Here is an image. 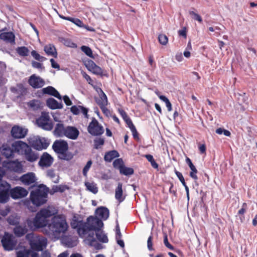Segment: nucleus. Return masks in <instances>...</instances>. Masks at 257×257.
I'll return each instance as SVG.
<instances>
[{"mask_svg":"<svg viewBox=\"0 0 257 257\" xmlns=\"http://www.w3.org/2000/svg\"><path fill=\"white\" fill-rule=\"evenodd\" d=\"M73 229L77 230L78 234L81 237H84L87 234V240L91 244L96 241L93 231H95L97 240L102 243L108 241V237L104 231L101 230L103 226L102 221L97 217L89 216L87 218L86 221L79 220L78 216H73L70 223Z\"/></svg>","mask_w":257,"mask_h":257,"instance_id":"obj_1","label":"nucleus"},{"mask_svg":"<svg viewBox=\"0 0 257 257\" xmlns=\"http://www.w3.org/2000/svg\"><path fill=\"white\" fill-rule=\"evenodd\" d=\"M57 213V210L51 206L42 208L36 213L33 219H27L26 223L29 228L34 231L48 226L49 224L48 218Z\"/></svg>","mask_w":257,"mask_h":257,"instance_id":"obj_2","label":"nucleus"},{"mask_svg":"<svg viewBox=\"0 0 257 257\" xmlns=\"http://www.w3.org/2000/svg\"><path fill=\"white\" fill-rule=\"evenodd\" d=\"M47 227L48 230H45L46 234L59 236L61 233L66 232L68 229V225L64 216L58 215L53 216Z\"/></svg>","mask_w":257,"mask_h":257,"instance_id":"obj_3","label":"nucleus"},{"mask_svg":"<svg viewBox=\"0 0 257 257\" xmlns=\"http://www.w3.org/2000/svg\"><path fill=\"white\" fill-rule=\"evenodd\" d=\"M48 188L44 185H40L36 189L30 192V200L36 207L45 204L48 200Z\"/></svg>","mask_w":257,"mask_h":257,"instance_id":"obj_4","label":"nucleus"},{"mask_svg":"<svg viewBox=\"0 0 257 257\" xmlns=\"http://www.w3.org/2000/svg\"><path fill=\"white\" fill-rule=\"evenodd\" d=\"M52 149L61 160L69 161L73 157V154L69 151L68 144L66 141L56 140L52 145Z\"/></svg>","mask_w":257,"mask_h":257,"instance_id":"obj_5","label":"nucleus"},{"mask_svg":"<svg viewBox=\"0 0 257 257\" xmlns=\"http://www.w3.org/2000/svg\"><path fill=\"white\" fill-rule=\"evenodd\" d=\"M26 239L28 241L32 250L40 251L43 250L46 244V239L39 235L30 233L26 235Z\"/></svg>","mask_w":257,"mask_h":257,"instance_id":"obj_6","label":"nucleus"},{"mask_svg":"<svg viewBox=\"0 0 257 257\" xmlns=\"http://www.w3.org/2000/svg\"><path fill=\"white\" fill-rule=\"evenodd\" d=\"M36 123L39 127L45 131H50L53 128V122L46 112L42 113L41 115L37 119Z\"/></svg>","mask_w":257,"mask_h":257,"instance_id":"obj_7","label":"nucleus"},{"mask_svg":"<svg viewBox=\"0 0 257 257\" xmlns=\"http://www.w3.org/2000/svg\"><path fill=\"white\" fill-rule=\"evenodd\" d=\"M1 242L5 250H13L17 245V241L14 236L6 232L3 236Z\"/></svg>","mask_w":257,"mask_h":257,"instance_id":"obj_8","label":"nucleus"},{"mask_svg":"<svg viewBox=\"0 0 257 257\" xmlns=\"http://www.w3.org/2000/svg\"><path fill=\"white\" fill-rule=\"evenodd\" d=\"M87 131L93 136H100L104 133V130L98 121L95 117H92L87 127Z\"/></svg>","mask_w":257,"mask_h":257,"instance_id":"obj_9","label":"nucleus"},{"mask_svg":"<svg viewBox=\"0 0 257 257\" xmlns=\"http://www.w3.org/2000/svg\"><path fill=\"white\" fill-rule=\"evenodd\" d=\"M11 185L7 181L0 180V203L7 202L10 196Z\"/></svg>","mask_w":257,"mask_h":257,"instance_id":"obj_10","label":"nucleus"},{"mask_svg":"<svg viewBox=\"0 0 257 257\" xmlns=\"http://www.w3.org/2000/svg\"><path fill=\"white\" fill-rule=\"evenodd\" d=\"M28 191L25 188L17 186L10 188V196L14 199L22 198L27 196Z\"/></svg>","mask_w":257,"mask_h":257,"instance_id":"obj_11","label":"nucleus"},{"mask_svg":"<svg viewBox=\"0 0 257 257\" xmlns=\"http://www.w3.org/2000/svg\"><path fill=\"white\" fill-rule=\"evenodd\" d=\"M28 133V130L19 125H14L11 130L12 136L15 139H22L25 137Z\"/></svg>","mask_w":257,"mask_h":257,"instance_id":"obj_12","label":"nucleus"},{"mask_svg":"<svg viewBox=\"0 0 257 257\" xmlns=\"http://www.w3.org/2000/svg\"><path fill=\"white\" fill-rule=\"evenodd\" d=\"M28 83L33 88H40L42 87L45 84V81L40 76L35 74L31 75L28 80Z\"/></svg>","mask_w":257,"mask_h":257,"instance_id":"obj_13","label":"nucleus"},{"mask_svg":"<svg viewBox=\"0 0 257 257\" xmlns=\"http://www.w3.org/2000/svg\"><path fill=\"white\" fill-rule=\"evenodd\" d=\"M12 147L15 153L24 155L29 146L25 142L22 141H15L12 143Z\"/></svg>","mask_w":257,"mask_h":257,"instance_id":"obj_14","label":"nucleus"},{"mask_svg":"<svg viewBox=\"0 0 257 257\" xmlns=\"http://www.w3.org/2000/svg\"><path fill=\"white\" fill-rule=\"evenodd\" d=\"M53 161V157L48 153L45 152L41 156L38 164L42 167L48 168L51 166Z\"/></svg>","mask_w":257,"mask_h":257,"instance_id":"obj_15","label":"nucleus"},{"mask_svg":"<svg viewBox=\"0 0 257 257\" xmlns=\"http://www.w3.org/2000/svg\"><path fill=\"white\" fill-rule=\"evenodd\" d=\"M1 152L7 159L14 158L15 152L12 144H3L1 148Z\"/></svg>","mask_w":257,"mask_h":257,"instance_id":"obj_16","label":"nucleus"},{"mask_svg":"<svg viewBox=\"0 0 257 257\" xmlns=\"http://www.w3.org/2000/svg\"><path fill=\"white\" fill-rule=\"evenodd\" d=\"M79 135L78 130L73 126H66L64 137L71 139L76 140Z\"/></svg>","mask_w":257,"mask_h":257,"instance_id":"obj_17","label":"nucleus"},{"mask_svg":"<svg viewBox=\"0 0 257 257\" xmlns=\"http://www.w3.org/2000/svg\"><path fill=\"white\" fill-rule=\"evenodd\" d=\"M25 159L30 162H34L39 159V154L36 151H33L31 147H29L24 154Z\"/></svg>","mask_w":257,"mask_h":257,"instance_id":"obj_18","label":"nucleus"},{"mask_svg":"<svg viewBox=\"0 0 257 257\" xmlns=\"http://www.w3.org/2000/svg\"><path fill=\"white\" fill-rule=\"evenodd\" d=\"M66 127V126L64 125L62 121H59L58 123H56L53 132V135L57 137H64Z\"/></svg>","mask_w":257,"mask_h":257,"instance_id":"obj_19","label":"nucleus"},{"mask_svg":"<svg viewBox=\"0 0 257 257\" xmlns=\"http://www.w3.org/2000/svg\"><path fill=\"white\" fill-rule=\"evenodd\" d=\"M20 180L25 185H29L34 183L36 181V178L34 173H28L21 176Z\"/></svg>","mask_w":257,"mask_h":257,"instance_id":"obj_20","label":"nucleus"},{"mask_svg":"<svg viewBox=\"0 0 257 257\" xmlns=\"http://www.w3.org/2000/svg\"><path fill=\"white\" fill-rule=\"evenodd\" d=\"M88 69L91 71L93 73L103 76V71L98 66H97L93 61L90 60L88 62Z\"/></svg>","mask_w":257,"mask_h":257,"instance_id":"obj_21","label":"nucleus"},{"mask_svg":"<svg viewBox=\"0 0 257 257\" xmlns=\"http://www.w3.org/2000/svg\"><path fill=\"white\" fill-rule=\"evenodd\" d=\"M0 39L7 43H15V36L12 32H3L0 34Z\"/></svg>","mask_w":257,"mask_h":257,"instance_id":"obj_22","label":"nucleus"},{"mask_svg":"<svg viewBox=\"0 0 257 257\" xmlns=\"http://www.w3.org/2000/svg\"><path fill=\"white\" fill-rule=\"evenodd\" d=\"M42 92L44 94H47L52 95L59 99L61 100L62 97L59 92L53 87L49 86L42 89Z\"/></svg>","mask_w":257,"mask_h":257,"instance_id":"obj_23","label":"nucleus"},{"mask_svg":"<svg viewBox=\"0 0 257 257\" xmlns=\"http://www.w3.org/2000/svg\"><path fill=\"white\" fill-rule=\"evenodd\" d=\"M115 198L119 202H122L125 198V196L123 194L122 184L118 183L117 187L115 190Z\"/></svg>","mask_w":257,"mask_h":257,"instance_id":"obj_24","label":"nucleus"},{"mask_svg":"<svg viewBox=\"0 0 257 257\" xmlns=\"http://www.w3.org/2000/svg\"><path fill=\"white\" fill-rule=\"evenodd\" d=\"M28 231V229L25 225L22 226L20 224L16 225L13 229L15 235L19 237L24 235Z\"/></svg>","mask_w":257,"mask_h":257,"instance_id":"obj_25","label":"nucleus"},{"mask_svg":"<svg viewBox=\"0 0 257 257\" xmlns=\"http://www.w3.org/2000/svg\"><path fill=\"white\" fill-rule=\"evenodd\" d=\"M47 105L52 109H61L63 107V104L59 103L53 98H50L46 101Z\"/></svg>","mask_w":257,"mask_h":257,"instance_id":"obj_26","label":"nucleus"},{"mask_svg":"<svg viewBox=\"0 0 257 257\" xmlns=\"http://www.w3.org/2000/svg\"><path fill=\"white\" fill-rule=\"evenodd\" d=\"M44 50L47 55L53 56L55 58L57 57V52L55 46L52 44H49L44 46Z\"/></svg>","mask_w":257,"mask_h":257,"instance_id":"obj_27","label":"nucleus"},{"mask_svg":"<svg viewBox=\"0 0 257 257\" xmlns=\"http://www.w3.org/2000/svg\"><path fill=\"white\" fill-rule=\"evenodd\" d=\"M96 214L103 220H106L109 216V210L105 207H100L96 210Z\"/></svg>","mask_w":257,"mask_h":257,"instance_id":"obj_28","label":"nucleus"},{"mask_svg":"<svg viewBox=\"0 0 257 257\" xmlns=\"http://www.w3.org/2000/svg\"><path fill=\"white\" fill-rule=\"evenodd\" d=\"M119 154L116 150H112L105 153L104 160L107 162H110L113 159L115 158H118Z\"/></svg>","mask_w":257,"mask_h":257,"instance_id":"obj_29","label":"nucleus"},{"mask_svg":"<svg viewBox=\"0 0 257 257\" xmlns=\"http://www.w3.org/2000/svg\"><path fill=\"white\" fill-rule=\"evenodd\" d=\"M9 168L15 172L21 173L23 167L21 163L18 161L10 162L8 163Z\"/></svg>","mask_w":257,"mask_h":257,"instance_id":"obj_30","label":"nucleus"},{"mask_svg":"<svg viewBox=\"0 0 257 257\" xmlns=\"http://www.w3.org/2000/svg\"><path fill=\"white\" fill-rule=\"evenodd\" d=\"M101 93L99 94V98L96 100L97 104L99 107L107 106L108 104L107 98L104 92L101 90Z\"/></svg>","mask_w":257,"mask_h":257,"instance_id":"obj_31","label":"nucleus"},{"mask_svg":"<svg viewBox=\"0 0 257 257\" xmlns=\"http://www.w3.org/2000/svg\"><path fill=\"white\" fill-rule=\"evenodd\" d=\"M117 111L122 117V119L126 124L127 126L133 123V121L131 118L128 116L127 113L122 108H118Z\"/></svg>","mask_w":257,"mask_h":257,"instance_id":"obj_32","label":"nucleus"},{"mask_svg":"<svg viewBox=\"0 0 257 257\" xmlns=\"http://www.w3.org/2000/svg\"><path fill=\"white\" fill-rule=\"evenodd\" d=\"M59 17L63 20H67V21L71 22L72 23H74L76 26H77L79 27H82L83 26V22L78 18L65 17L63 15H59Z\"/></svg>","mask_w":257,"mask_h":257,"instance_id":"obj_33","label":"nucleus"},{"mask_svg":"<svg viewBox=\"0 0 257 257\" xmlns=\"http://www.w3.org/2000/svg\"><path fill=\"white\" fill-rule=\"evenodd\" d=\"M31 146L37 150H41V138H34L30 142Z\"/></svg>","mask_w":257,"mask_h":257,"instance_id":"obj_34","label":"nucleus"},{"mask_svg":"<svg viewBox=\"0 0 257 257\" xmlns=\"http://www.w3.org/2000/svg\"><path fill=\"white\" fill-rule=\"evenodd\" d=\"M17 53L21 56H27L29 53V50L25 46L19 47L16 49Z\"/></svg>","mask_w":257,"mask_h":257,"instance_id":"obj_35","label":"nucleus"},{"mask_svg":"<svg viewBox=\"0 0 257 257\" xmlns=\"http://www.w3.org/2000/svg\"><path fill=\"white\" fill-rule=\"evenodd\" d=\"M85 185L88 190L92 192L94 194H96L98 192V188L96 186V184L94 183L85 182Z\"/></svg>","mask_w":257,"mask_h":257,"instance_id":"obj_36","label":"nucleus"},{"mask_svg":"<svg viewBox=\"0 0 257 257\" xmlns=\"http://www.w3.org/2000/svg\"><path fill=\"white\" fill-rule=\"evenodd\" d=\"M119 172L121 174L130 176L134 173V170L132 168L127 167L124 165L119 171Z\"/></svg>","mask_w":257,"mask_h":257,"instance_id":"obj_37","label":"nucleus"},{"mask_svg":"<svg viewBox=\"0 0 257 257\" xmlns=\"http://www.w3.org/2000/svg\"><path fill=\"white\" fill-rule=\"evenodd\" d=\"M47 175L49 178H50L53 180V181L54 183H57L58 182V177L56 176V175L54 170L50 169L48 170L47 172Z\"/></svg>","mask_w":257,"mask_h":257,"instance_id":"obj_38","label":"nucleus"},{"mask_svg":"<svg viewBox=\"0 0 257 257\" xmlns=\"http://www.w3.org/2000/svg\"><path fill=\"white\" fill-rule=\"evenodd\" d=\"M124 165L123 160L121 158L117 159L115 160L113 162V167L118 169L119 171L121 169V168H122Z\"/></svg>","mask_w":257,"mask_h":257,"instance_id":"obj_39","label":"nucleus"},{"mask_svg":"<svg viewBox=\"0 0 257 257\" xmlns=\"http://www.w3.org/2000/svg\"><path fill=\"white\" fill-rule=\"evenodd\" d=\"M32 250L25 249L24 250H20L17 252V257H29Z\"/></svg>","mask_w":257,"mask_h":257,"instance_id":"obj_40","label":"nucleus"},{"mask_svg":"<svg viewBox=\"0 0 257 257\" xmlns=\"http://www.w3.org/2000/svg\"><path fill=\"white\" fill-rule=\"evenodd\" d=\"M29 106L34 110H38L40 108V102L39 101L33 99L29 102Z\"/></svg>","mask_w":257,"mask_h":257,"instance_id":"obj_41","label":"nucleus"},{"mask_svg":"<svg viewBox=\"0 0 257 257\" xmlns=\"http://www.w3.org/2000/svg\"><path fill=\"white\" fill-rule=\"evenodd\" d=\"M31 55L34 58L39 61L43 62L46 60L45 57L41 56L36 51L33 50L31 52Z\"/></svg>","mask_w":257,"mask_h":257,"instance_id":"obj_42","label":"nucleus"},{"mask_svg":"<svg viewBox=\"0 0 257 257\" xmlns=\"http://www.w3.org/2000/svg\"><path fill=\"white\" fill-rule=\"evenodd\" d=\"M81 50L87 56L91 58H93L92 50L89 47L86 46H82L81 47Z\"/></svg>","mask_w":257,"mask_h":257,"instance_id":"obj_43","label":"nucleus"},{"mask_svg":"<svg viewBox=\"0 0 257 257\" xmlns=\"http://www.w3.org/2000/svg\"><path fill=\"white\" fill-rule=\"evenodd\" d=\"M189 14L190 16H192V18L193 20L198 21L200 24L202 23V19L199 14L192 11H189Z\"/></svg>","mask_w":257,"mask_h":257,"instance_id":"obj_44","label":"nucleus"},{"mask_svg":"<svg viewBox=\"0 0 257 257\" xmlns=\"http://www.w3.org/2000/svg\"><path fill=\"white\" fill-rule=\"evenodd\" d=\"M158 41L161 45H166L168 42V38L166 35L161 34L158 36Z\"/></svg>","mask_w":257,"mask_h":257,"instance_id":"obj_45","label":"nucleus"},{"mask_svg":"<svg viewBox=\"0 0 257 257\" xmlns=\"http://www.w3.org/2000/svg\"><path fill=\"white\" fill-rule=\"evenodd\" d=\"M190 169L191 170L189 174L190 177L192 178L193 179H194L195 181L197 180L198 177L197 176V174L198 173V171L196 168L195 166L193 165V166L191 167Z\"/></svg>","mask_w":257,"mask_h":257,"instance_id":"obj_46","label":"nucleus"},{"mask_svg":"<svg viewBox=\"0 0 257 257\" xmlns=\"http://www.w3.org/2000/svg\"><path fill=\"white\" fill-rule=\"evenodd\" d=\"M94 148L98 149L101 146H102L104 144V139L101 138H97L94 140Z\"/></svg>","mask_w":257,"mask_h":257,"instance_id":"obj_47","label":"nucleus"},{"mask_svg":"<svg viewBox=\"0 0 257 257\" xmlns=\"http://www.w3.org/2000/svg\"><path fill=\"white\" fill-rule=\"evenodd\" d=\"M127 126L131 130L134 138L136 140V139L138 140L139 139V133H138L137 130L135 126L134 125V123H133L132 124H130V125Z\"/></svg>","mask_w":257,"mask_h":257,"instance_id":"obj_48","label":"nucleus"},{"mask_svg":"<svg viewBox=\"0 0 257 257\" xmlns=\"http://www.w3.org/2000/svg\"><path fill=\"white\" fill-rule=\"evenodd\" d=\"M92 164V162L91 160H89L86 165L83 169L82 173L84 176L86 177L87 175V172H88L89 169L90 168Z\"/></svg>","mask_w":257,"mask_h":257,"instance_id":"obj_49","label":"nucleus"},{"mask_svg":"<svg viewBox=\"0 0 257 257\" xmlns=\"http://www.w3.org/2000/svg\"><path fill=\"white\" fill-rule=\"evenodd\" d=\"M174 172L175 174L179 179L180 181L182 184V185H185V184H186V183L185 182V179L182 174L181 172L178 171L176 169H175Z\"/></svg>","mask_w":257,"mask_h":257,"instance_id":"obj_50","label":"nucleus"},{"mask_svg":"<svg viewBox=\"0 0 257 257\" xmlns=\"http://www.w3.org/2000/svg\"><path fill=\"white\" fill-rule=\"evenodd\" d=\"M164 243L165 245L168 248L173 250L174 247L168 241V236L166 233L164 234Z\"/></svg>","mask_w":257,"mask_h":257,"instance_id":"obj_51","label":"nucleus"},{"mask_svg":"<svg viewBox=\"0 0 257 257\" xmlns=\"http://www.w3.org/2000/svg\"><path fill=\"white\" fill-rule=\"evenodd\" d=\"M247 209V205L246 203H243L241 208L238 210L237 214L239 215L243 216L246 211Z\"/></svg>","mask_w":257,"mask_h":257,"instance_id":"obj_52","label":"nucleus"},{"mask_svg":"<svg viewBox=\"0 0 257 257\" xmlns=\"http://www.w3.org/2000/svg\"><path fill=\"white\" fill-rule=\"evenodd\" d=\"M153 235L151 234L149 236L147 240V247L149 250L151 251L154 250L153 247Z\"/></svg>","mask_w":257,"mask_h":257,"instance_id":"obj_53","label":"nucleus"},{"mask_svg":"<svg viewBox=\"0 0 257 257\" xmlns=\"http://www.w3.org/2000/svg\"><path fill=\"white\" fill-rule=\"evenodd\" d=\"M81 74L83 77V78H84L88 82V83L90 84V85H93V80L92 79H91V78L90 77L89 75H88L84 71H82L81 72Z\"/></svg>","mask_w":257,"mask_h":257,"instance_id":"obj_54","label":"nucleus"},{"mask_svg":"<svg viewBox=\"0 0 257 257\" xmlns=\"http://www.w3.org/2000/svg\"><path fill=\"white\" fill-rule=\"evenodd\" d=\"M64 44L67 47L71 48L77 47V45L75 43H73L70 40L68 39L64 40Z\"/></svg>","mask_w":257,"mask_h":257,"instance_id":"obj_55","label":"nucleus"},{"mask_svg":"<svg viewBox=\"0 0 257 257\" xmlns=\"http://www.w3.org/2000/svg\"><path fill=\"white\" fill-rule=\"evenodd\" d=\"M42 144H41V150L46 149L49 146V143L44 138H41Z\"/></svg>","mask_w":257,"mask_h":257,"instance_id":"obj_56","label":"nucleus"},{"mask_svg":"<svg viewBox=\"0 0 257 257\" xmlns=\"http://www.w3.org/2000/svg\"><path fill=\"white\" fill-rule=\"evenodd\" d=\"M198 146L200 153L201 154H205L206 150L205 144H200V143H198Z\"/></svg>","mask_w":257,"mask_h":257,"instance_id":"obj_57","label":"nucleus"},{"mask_svg":"<svg viewBox=\"0 0 257 257\" xmlns=\"http://www.w3.org/2000/svg\"><path fill=\"white\" fill-rule=\"evenodd\" d=\"M80 107L79 106L73 105L71 107V111L75 115H77L80 113Z\"/></svg>","mask_w":257,"mask_h":257,"instance_id":"obj_58","label":"nucleus"},{"mask_svg":"<svg viewBox=\"0 0 257 257\" xmlns=\"http://www.w3.org/2000/svg\"><path fill=\"white\" fill-rule=\"evenodd\" d=\"M79 107L80 108V112L81 111L85 115V117L87 118L88 117L87 114L88 109L81 105H79Z\"/></svg>","mask_w":257,"mask_h":257,"instance_id":"obj_59","label":"nucleus"},{"mask_svg":"<svg viewBox=\"0 0 257 257\" xmlns=\"http://www.w3.org/2000/svg\"><path fill=\"white\" fill-rule=\"evenodd\" d=\"M178 34L180 36H182L184 38H186L187 37V30L185 27L183 28V29L180 30L178 31Z\"/></svg>","mask_w":257,"mask_h":257,"instance_id":"obj_60","label":"nucleus"},{"mask_svg":"<svg viewBox=\"0 0 257 257\" xmlns=\"http://www.w3.org/2000/svg\"><path fill=\"white\" fill-rule=\"evenodd\" d=\"M32 65L35 68L42 69L43 68V64L36 61H33L32 62Z\"/></svg>","mask_w":257,"mask_h":257,"instance_id":"obj_61","label":"nucleus"},{"mask_svg":"<svg viewBox=\"0 0 257 257\" xmlns=\"http://www.w3.org/2000/svg\"><path fill=\"white\" fill-rule=\"evenodd\" d=\"M63 100L66 105L70 106L72 104V101L67 95H65L63 96Z\"/></svg>","mask_w":257,"mask_h":257,"instance_id":"obj_62","label":"nucleus"},{"mask_svg":"<svg viewBox=\"0 0 257 257\" xmlns=\"http://www.w3.org/2000/svg\"><path fill=\"white\" fill-rule=\"evenodd\" d=\"M50 62L51 63V66L53 68L59 69V65L52 58L50 59Z\"/></svg>","mask_w":257,"mask_h":257,"instance_id":"obj_63","label":"nucleus"},{"mask_svg":"<svg viewBox=\"0 0 257 257\" xmlns=\"http://www.w3.org/2000/svg\"><path fill=\"white\" fill-rule=\"evenodd\" d=\"M8 222L11 225H18L19 224V222L17 220L14 219V218H12L11 217H9L8 219Z\"/></svg>","mask_w":257,"mask_h":257,"instance_id":"obj_64","label":"nucleus"}]
</instances>
